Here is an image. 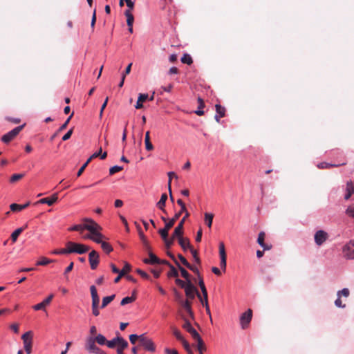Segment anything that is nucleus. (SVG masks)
Returning <instances> with one entry per match:
<instances>
[{
  "label": "nucleus",
  "mask_w": 354,
  "mask_h": 354,
  "mask_svg": "<svg viewBox=\"0 0 354 354\" xmlns=\"http://www.w3.org/2000/svg\"><path fill=\"white\" fill-rule=\"evenodd\" d=\"M181 62L183 64H187L188 65H190L193 63V59L189 55L184 54L183 57L181 58Z\"/></svg>",
  "instance_id": "nucleus-40"
},
{
  "label": "nucleus",
  "mask_w": 354,
  "mask_h": 354,
  "mask_svg": "<svg viewBox=\"0 0 354 354\" xmlns=\"http://www.w3.org/2000/svg\"><path fill=\"white\" fill-rule=\"evenodd\" d=\"M183 231L179 230L178 228L175 227L174 231L171 237V243L175 241H178V243H185L183 236H182Z\"/></svg>",
  "instance_id": "nucleus-16"
},
{
  "label": "nucleus",
  "mask_w": 354,
  "mask_h": 354,
  "mask_svg": "<svg viewBox=\"0 0 354 354\" xmlns=\"http://www.w3.org/2000/svg\"><path fill=\"white\" fill-rule=\"evenodd\" d=\"M91 297H92V306H99L100 298L97 295V289L95 286L90 287Z\"/></svg>",
  "instance_id": "nucleus-19"
},
{
  "label": "nucleus",
  "mask_w": 354,
  "mask_h": 354,
  "mask_svg": "<svg viewBox=\"0 0 354 354\" xmlns=\"http://www.w3.org/2000/svg\"><path fill=\"white\" fill-rule=\"evenodd\" d=\"M91 161V158H88V159L86 161V162L80 167V169H79V171H77V176L78 177L82 174V173L85 170L86 167L88 166V165L90 163Z\"/></svg>",
  "instance_id": "nucleus-45"
},
{
  "label": "nucleus",
  "mask_w": 354,
  "mask_h": 354,
  "mask_svg": "<svg viewBox=\"0 0 354 354\" xmlns=\"http://www.w3.org/2000/svg\"><path fill=\"white\" fill-rule=\"evenodd\" d=\"M25 124L17 127L10 131L8 132L5 135H3L1 140L6 144H8L10 142H11L12 140H14L17 136L20 133V131L24 128Z\"/></svg>",
  "instance_id": "nucleus-5"
},
{
  "label": "nucleus",
  "mask_w": 354,
  "mask_h": 354,
  "mask_svg": "<svg viewBox=\"0 0 354 354\" xmlns=\"http://www.w3.org/2000/svg\"><path fill=\"white\" fill-rule=\"evenodd\" d=\"M176 283L177 285H178L179 286H180L181 288H183L184 289L185 288L186 285H187V283H185L184 281H183L180 279H176Z\"/></svg>",
  "instance_id": "nucleus-63"
},
{
  "label": "nucleus",
  "mask_w": 354,
  "mask_h": 354,
  "mask_svg": "<svg viewBox=\"0 0 354 354\" xmlns=\"http://www.w3.org/2000/svg\"><path fill=\"white\" fill-rule=\"evenodd\" d=\"M183 328L192 335L194 339L196 340L198 338H201L198 333L192 327V324L188 320L186 319L185 321V323L183 325Z\"/></svg>",
  "instance_id": "nucleus-11"
},
{
  "label": "nucleus",
  "mask_w": 354,
  "mask_h": 354,
  "mask_svg": "<svg viewBox=\"0 0 354 354\" xmlns=\"http://www.w3.org/2000/svg\"><path fill=\"white\" fill-rule=\"evenodd\" d=\"M252 318V310L250 308L241 315L240 324L242 329H246L249 326Z\"/></svg>",
  "instance_id": "nucleus-7"
},
{
  "label": "nucleus",
  "mask_w": 354,
  "mask_h": 354,
  "mask_svg": "<svg viewBox=\"0 0 354 354\" xmlns=\"http://www.w3.org/2000/svg\"><path fill=\"white\" fill-rule=\"evenodd\" d=\"M53 261V260H50L46 257H41L39 259V260L37 261L36 266H46Z\"/></svg>",
  "instance_id": "nucleus-38"
},
{
  "label": "nucleus",
  "mask_w": 354,
  "mask_h": 354,
  "mask_svg": "<svg viewBox=\"0 0 354 354\" xmlns=\"http://www.w3.org/2000/svg\"><path fill=\"white\" fill-rule=\"evenodd\" d=\"M124 15L127 17V24L128 26H133L134 17L130 10H125Z\"/></svg>",
  "instance_id": "nucleus-32"
},
{
  "label": "nucleus",
  "mask_w": 354,
  "mask_h": 354,
  "mask_svg": "<svg viewBox=\"0 0 354 354\" xmlns=\"http://www.w3.org/2000/svg\"><path fill=\"white\" fill-rule=\"evenodd\" d=\"M102 250L104 252L109 254L113 251L112 245H102Z\"/></svg>",
  "instance_id": "nucleus-54"
},
{
  "label": "nucleus",
  "mask_w": 354,
  "mask_h": 354,
  "mask_svg": "<svg viewBox=\"0 0 354 354\" xmlns=\"http://www.w3.org/2000/svg\"><path fill=\"white\" fill-rule=\"evenodd\" d=\"M58 200V194L57 193L53 194L50 197L43 198L37 201V203L47 204L49 206L53 205Z\"/></svg>",
  "instance_id": "nucleus-18"
},
{
  "label": "nucleus",
  "mask_w": 354,
  "mask_h": 354,
  "mask_svg": "<svg viewBox=\"0 0 354 354\" xmlns=\"http://www.w3.org/2000/svg\"><path fill=\"white\" fill-rule=\"evenodd\" d=\"M141 335H138L136 334H131L129 335V341L132 344H135L136 341H140Z\"/></svg>",
  "instance_id": "nucleus-46"
},
{
  "label": "nucleus",
  "mask_w": 354,
  "mask_h": 354,
  "mask_svg": "<svg viewBox=\"0 0 354 354\" xmlns=\"http://www.w3.org/2000/svg\"><path fill=\"white\" fill-rule=\"evenodd\" d=\"M149 134H150L149 131H147L145 133V147L147 151H151L153 149V146L150 141Z\"/></svg>",
  "instance_id": "nucleus-29"
},
{
  "label": "nucleus",
  "mask_w": 354,
  "mask_h": 354,
  "mask_svg": "<svg viewBox=\"0 0 354 354\" xmlns=\"http://www.w3.org/2000/svg\"><path fill=\"white\" fill-rule=\"evenodd\" d=\"M54 297L53 294L49 295L45 299H44L41 303H39L35 306H32V308L35 310H44L45 307L48 306L52 301L53 298Z\"/></svg>",
  "instance_id": "nucleus-12"
},
{
  "label": "nucleus",
  "mask_w": 354,
  "mask_h": 354,
  "mask_svg": "<svg viewBox=\"0 0 354 354\" xmlns=\"http://www.w3.org/2000/svg\"><path fill=\"white\" fill-rule=\"evenodd\" d=\"M84 223L75 225L71 230L77 231L85 240H91L95 243H107L109 239L101 232L102 228L92 219L85 218Z\"/></svg>",
  "instance_id": "nucleus-1"
},
{
  "label": "nucleus",
  "mask_w": 354,
  "mask_h": 354,
  "mask_svg": "<svg viewBox=\"0 0 354 354\" xmlns=\"http://www.w3.org/2000/svg\"><path fill=\"white\" fill-rule=\"evenodd\" d=\"M167 198V194L164 193L161 195L160 201L156 203V207L159 209H160L165 214H167V212L165 208Z\"/></svg>",
  "instance_id": "nucleus-20"
},
{
  "label": "nucleus",
  "mask_w": 354,
  "mask_h": 354,
  "mask_svg": "<svg viewBox=\"0 0 354 354\" xmlns=\"http://www.w3.org/2000/svg\"><path fill=\"white\" fill-rule=\"evenodd\" d=\"M165 353L166 354H178V351L175 349H170L168 348H165Z\"/></svg>",
  "instance_id": "nucleus-64"
},
{
  "label": "nucleus",
  "mask_w": 354,
  "mask_h": 354,
  "mask_svg": "<svg viewBox=\"0 0 354 354\" xmlns=\"http://www.w3.org/2000/svg\"><path fill=\"white\" fill-rule=\"evenodd\" d=\"M170 267V270L167 273L168 277H177L178 276V272L176 269L171 264H169Z\"/></svg>",
  "instance_id": "nucleus-39"
},
{
  "label": "nucleus",
  "mask_w": 354,
  "mask_h": 354,
  "mask_svg": "<svg viewBox=\"0 0 354 354\" xmlns=\"http://www.w3.org/2000/svg\"><path fill=\"white\" fill-rule=\"evenodd\" d=\"M106 341V337L101 333L96 335L95 337H88L85 342V349L88 353L107 354L96 345L97 344L100 346H104Z\"/></svg>",
  "instance_id": "nucleus-2"
},
{
  "label": "nucleus",
  "mask_w": 354,
  "mask_h": 354,
  "mask_svg": "<svg viewBox=\"0 0 354 354\" xmlns=\"http://www.w3.org/2000/svg\"><path fill=\"white\" fill-rule=\"evenodd\" d=\"M181 342L183 344V346L184 348L185 349V351L187 352H189V351L192 350L191 348H190L189 342L185 339L182 340Z\"/></svg>",
  "instance_id": "nucleus-58"
},
{
  "label": "nucleus",
  "mask_w": 354,
  "mask_h": 354,
  "mask_svg": "<svg viewBox=\"0 0 354 354\" xmlns=\"http://www.w3.org/2000/svg\"><path fill=\"white\" fill-rule=\"evenodd\" d=\"M95 22H96V10L94 9L93 13V16H92V19H91V27L92 29L94 28Z\"/></svg>",
  "instance_id": "nucleus-59"
},
{
  "label": "nucleus",
  "mask_w": 354,
  "mask_h": 354,
  "mask_svg": "<svg viewBox=\"0 0 354 354\" xmlns=\"http://www.w3.org/2000/svg\"><path fill=\"white\" fill-rule=\"evenodd\" d=\"M265 236H266V234L263 232H261L259 234V236L257 238V243H264Z\"/></svg>",
  "instance_id": "nucleus-53"
},
{
  "label": "nucleus",
  "mask_w": 354,
  "mask_h": 354,
  "mask_svg": "<svg viewBox=\"0 0 354 354\" xmlns=\"http://www.w3.org/2000/svg\"><path fill=\"white\" fill-rule=\"evenodd\" d=\"M88 261L90 263L91 268L95 270L99 264V254L95 251L92 250L88 255Z\"/></svg>",
  "instance_id": "nucleus-10"
},
{
  "label": "nucleus",
  "mask_w": 354,
  "mask_h": 354,
  "mask_svg": "<svg viewBox=\"0 0 354 354\" xmlns=\"http://www.w3.org/2000/svg\"><path fill=\"white\" fill-rule=\"evenodd\" d=\"M263 248V250H257V256L258 258H261L263 256L265 250H269L272 248V245H261Z\"/></svg>",
  "instance_id": "nucleus-41"
},
{
  "label": "nucleus",
  "mask_w": 354,
  "mask_h": 354,
  "mask_svg": "<svg viewBox=\"0 0 354 354\" xmlns=\"http://www.w3.org/2000/svg\"><path fill=\"white\" fill-rule=\"evenodd\" d=\"M28 225H25L24 226L17 228L11 234L10 238L12 242H15L18 238V236L24 231L26 228H27Z\"/></svg>",
  "instance_id": "nucleus-26"
},
{
  "label": "nucleus",
  "mask_w": 354,
  "mask_h": 354,
  "mask_svg": "<svg viewBox=\"0 0 354 354\" xmlns=\"http://www.w3.org/2000/svg\"><path fill=\"white\" fill-rule=\"evenodd\" d=\"M196 341L197 342V350L198 351L199 354H203V352L205 351L207 349L203 340L201 337L196 339Z\"/></svg>",
  "instance_id": "nucleus-30"
},
{
  "label": "nucleus",
  "mask_w": 354,
  "mask_h": 354,
  "mask_svg": "<svg viewBox=\"0 0 354 354\" xmlns=\"http://www.w3.org/2000/svg\"><path fill=\"white\" fill-rule=\"evenodd\" d=\"M129 344L124 339H120V344L115 347L117 354H124V351L128 347Z\"/></svg>",
  "instance_id": "nucleus-24"
},
{
  "label": "nucleus",
  "mask_w": 354,
  "mask_h": 354,
  "mask_svg": "<svg viewBox=\"0 0 354 354\" xmlns=\"http://www.w3.org/2000/svg\"><path fill=\"white\" fill-rule=\"evenodd\" d=\"M189 214L186 213L185 215L183 216V218L181 219L178 225L176 227V228H178L179 230L183 231V225L185 221V220L189 217Z\"/></svg>",
  "instance_id": "nucleus-51"
},
{
  "label": "nucleus",
  "mask_w": 354,
  "mask_h": 354,
  "mask_svg": "<svg viewBox=\"0 0 354 354\" xmlns=\"http://www.w3.org/2000/svg\"><path fill=\"white\" fill-rule=\"evenodd\" d=\"M115 297V295L104 297L102 299L101 308H103L106 307L109 303H111L114 299Z\"/></svg>",
  "instance_id": "nucleus-35"
},
{
  "label": "nucleus",
  "mask_w": 354,
  "mask_h": 354,
  "mask_svg": "<svg viewBox=\"0 0 354 354\" xmlns=\"http://www.w3.org/2000/svg\"><path fill=\"white\" fill-rule=\"evenodd\" d=\"M29 203H27L24 205H19L17 203H12L10 205V207L11 211L12 212H17V211H21L22 209L26 208L29 205Z\"/></svg>",
  "instance_id": "nucleus-28"
},
{
  "label": "nucleus",
  "mask_w": 354,
  "mask_h": 354,
  "mask_svg": "<svg viewBox=\"0 0 354 354\" xmlns=\"http://www.w3.org/2000/svg\"><path fill=\"white\" fill-rule=\"evenodd\" d=\"M89 248L86 245H69L66 248L59 249V254H68L71 253L84 254Z\"/></svg>",
  "instance_id": "nucleus-3"
},
{
  "label": "nucleus",
  "mask_w": 354,
  "mask_h": 354,
  "mask_svg": "<svg viewBox=\"0 0 354 354\" xmlns=\"http://www.w3.org/2000/svg\"><path fill=\"white\" fill-rule=\"evenodd\" d=\"M173 334L176 337V338L180 342L185 339L182 335L180 331L176 328H173Z\"/></svg>",
  "instance_id": "nucleus-43"
},
{
  "label": "nucleus",
  "mask_w": 354,
  "mask_h": 354,
  "mask_svg": "<svg viewBox=\"0 0 354 354\" xmlns=\"http://www.w3.org/2000/svg\"><path fill=\"white\" fill-rule=\"evenodd\" d=\"M214 218V214L212 213H205V222L208 227H211Z\"/></svg>",
  "instance_id": "nucleus-34"
},
{
  "label": "nucleus",
  "mask_w": 354,
  "mask_h": 354,
  "mask_svg": "<svg viewBox=\"0 0 354 354\" xmlns=\"http://www.w3.org/2000/svg\"><path fill=\"white\" fill-rule=\"evenodd\" d=\"M73 134V129H71L63 137H62V140L63 141H66L68 140L72 136Z\"/></svg>",
  "instance_id": "nucleus-60"
},
{
  "label": "nucleus",
  "mask_w": 354,
  "mask_h": 354,
  "mask_svg": "<svg viewBox=\"0 0 354 354\" xmlns=\"http://www.w3.org/2000/svg\"><path fill=\"white\" fill-rule=\"evenodd\" d=\"M136 272L138 274H139L143 279H150V276L145 271L140 270V269H137L136 270Z\"/></svg>",
  "instance_id": "nucleus-52"
},
{
  "label": "nucleus",
  "mask_w": 354,
  "mask_h": 354,
  "mask_svg": "<svg viewBox=\"0 0 354 354\" xmlns=\"http://www.w3.org/2000/svg\"><path fill=\"white\" fill-rule=\"evenodd\" d=\"M342 253L346 258L354 259V245H344Z\"/></svg>",
  "instance_id": "nucleus-17"
},
{
  "label": "nucleus",
  "mask_w": 354,
  "mask_h": 354,
  "mask_svg": "<svg viewBox=\"0 0 354 354\" xmlns=\"http://www.w3.org/2000/svg\"><path fill=\"white\" fill-rule=\"evenodd\" d=\"M168 222L165 223V227L162 229H160L158 232L162 237V240L164 241L165 243H171V239H168V232L169 230L174 226L173 225H171L170 226H168Z\"/></svg>",
  "instance_id": "nucleus-14"
},
{
  "label": "nucleus",
  "mask_w": 354,
  "mask_h": 354,
  "mask_svg": "<svg viewBox=\"0 0 354 354\" xmlns=\"http://www.w3.org/2000/svg\"><path fill=\"white\" fill-rule=\"evenodd\" d=\"M350 292L348 288H343L342 290L337 292V297H341L344 296L345 297H348L349 296Z\"/></svg>",
  "instance_id": "nucleus-50"
},
{
  "label": "nucleus",
  "mask_w": 354,
  "mask_h": 354,
  "mask_svg": "<svg viewBox=\"0 0 354 354\" xmlns=\"http://www.w3.org/2000/svg\"><path fill=\"white\" fill-rule=\"evenodd\" d=\"M24 176V174H15L10 177V182L15 183V182L21 180Z\"/></svg>",
  "instance_id": "nucleus-42"
},
{
  "label": "nucleus",
  "mask_w": 354,
  "mask_h": 354,
  "mask_svg": "<svg viewBox=\"0 0 354 354\" xmlns=\"http://www.w3.org/2000/svg\"><path fill=\"white\" fill-rule=\"evenodd\" d=\"M167 254L171 258H172L175 261L176 263L178 265L182 277L186 279L187 283H189V281H190V275L189 272L185 268H183L179 265V263L175 260L174 256L172 254H171L169 251H167Z\"/></svg>",
  "instance_id": "nucleus-21"
},
{
  "label": "nucleus",
  "mask_w": 354,
  "mask_h": 354,
  "mask_svg": "<svg viewBox=\"0 0 354 354\" xmlns=\"http://www.w3.org/2000/svg\"><path fill=\"white\" fill-rule=\"evenodd\" d=\"M185 292L187 297L189 299H194L196 295L199 299H201V295L199 294L197 288L192 283L191 281H189V283H187Z\"/></svg>",
  "instance_id": "nucleus-8"
},
{
  "label": "nucleus",
  "mask_w": 354,
  "mask_h": 354,
  "mask_svg": "<svg viewBox=\"0 0 354 354\" xmlns=\"http://www.w3.org/2000/svg\"><path fill=\"white\" fill-rule=\"evenodd\" d=\"M134 300H135V297H126L122 299L120 304L122 306H124L126 304L132 303L133 301H134Z\"/></svg>",
  "instance_id": "nucleus-44"
},
{
  "label": "nucleus",
  "mask_w": 354,
  "mask_h": 354,
  "mask_svg": "<svg viewBox=\"0 0 354 354\" xmlns=\"http://www.w3.org/2000/svg\"><path fill=\"white\" fill-rule=\"evenodd\" d=\"M215 108H216V114L215 115L214 118L217 122H219L221 118H223L225 116V108L222 106L220 104H216Z\"/></svg>",
  "instance_id": "nucleus-22"
},
{
  "label": "nucleus",
  "mask_w": 354,
  "mask_h": 354,
  "mask_svg": "<svg viewBox=\"0 0 354 354\" xmlns=\"http://www.w3.org/2000/svg\"><path fill=\"white\" fill-rule=\"evenodd\" d=\"M102 147H100L99 151L94 153L91 156L89 157V158H91V160L93 158H98V157H100V159H102V160L105 159L107 156V153L105 151L103 153H102Z\"/></svg>",
  "instance_id": "nucleus-33"
},
{
  "label": "nucleus",
  "mask_w": 354,
  "mask_h": 354,
  "mask_svg": "<svg viewBox=\"0 0 354 354\" xmlns=\"http://www.w3.org/2000/svg\"><path fill=\"white\" fill-rule=\"evenodd\" d=\"M219 255H220V258H221V262H220L221 268L223 271H225L227 255H226V252H225V245H220Z\"/></svg>",
  "instance_id": "nucleus-13"
},
{
  "label": "nucleus",
  "mask_w": 354,
  "mask_h": 354,
  "mask_svg": "<svg viewBox=\"0 0 354 354\" xmlns=\"http://www.w3.org/2000/svg\"><path fill=\"white\" fill-rule=\"evenodd\" d=\"M335 304L338 308H344L346 306L345 304H342V301L340 297H337V299L335 301Z\"/></svg>",
  "instance_id": "nucleus-61"
},
{
  "label": "nucleus",
  "mask_w": 354,
  "mask_h": 354,
  "mask_svg": "<svg viewBox=\"0 0 354 354\" xmlns=\"http://www.w3.org/2000/svg\"><path fill=\"white\" fill-rule=\"evenodd\" d=\"M183 248L186 250H190L192 254V256L194 257V259H195V261L197 262V263H199L200 262V259L198 256V253H197V251L196 249H194V248L192 247V245H181Z\"/></svg>",
  "instance_id": "nucleus-27"
},
{
  "label": "nucleus",
  "mask_w": 354,
  "mask_h": 354,
  "mask_svg": "<svg viewBox=\"0 0 354 354\" xmlns=\"http://www.w3.org/2000/svg\"><path fill=\"white\" fill-rule=\"evenodd\" d=\"M5 119L10 122L13 124H19L21 122V120L19 118H11V117H6Z\"/></svg>",
  "instance_id": "nucleus-57"
},
{
  "label": "nucleus",
  "mask_w": 354,
  "mask_h": 354,
  "mask_svg": "<svg viewBox=\"0 0 354 354\" xmlns=\"http://www.w3.org/2000/svg\"><path fill=\"white\" fill-rule=\"evenodd\" d=\"M148 97H149V95L147 93L139 94L135 108L136 109H140L142 108L143 107L142 103L148 99Z\"/></svg>",
  "instance_id": "nucleus-25"
},
{
  "label": "nucleus",
  "mask_w": 354,
  "mask_h": 354,
  "mask_svg": "<svg viewBox=\"0 0 354 354\" xmlns=\"http://www.w3.org/2000/svg\"><path fill=\"white\" fill-rule=\"evenodd\" d=\"M198 109L195 111V113L198 115H203L204 111L202 110L205 107V103L202 98L198 97Z\"/></svg>",
  "instance_id": "nucleus-31"
},
{
  "label": "nucleus",
  "mask_w": 354,
  "mask_h": 354,
  "mask_svg": "<svg viewBox=\"0 0 354 354\" xmlns=\"http://www.w3.org/2000/svg\"><path fill=\"white\" fill-rule=\"evenodd\" d=\"M180 262L187 268L190 266V263L187 261V259L182 256L181 254L178 255Z\"/></svg>",
  "instance_id": "nucleus-55"
},
{
  "label": "nucleus",
  "mask_w": 354,
  "mask_h": 354,
  "mask_svg": "<svg viewBox=\"0 0 354 354\" xmlns=\"http://www.w3.org/2000/svg\"><path fill=\"white\" fill-rule=\"evenodd\" d=\"M125 2L128 7L126 10H130V12H131L134 8V3L131 0H125Z\"/></svg>",
  "instance_id": "nucleus-56"
},
{
  "label": "nucleus",
  "mask_w": 354,
  "mask_h": 354,
  "mask_svg": "<svg viewBox=\"0 0 354 354\" xmlns=\"http://www.w3.org/2000/svg\"><path fill=\"white\" fill-rule=\"evenodd\" d=\"M10 329L15 333H19V324L17 323H14L10 326Z\"/></svg>",
  "instance_id": "nucleus-62"
},
{
  "label": "nucleus",
  "mask_w": 354,
  "mask_h": 354,
  "mask_svg": "<svg viewBox=\"0 0 354 354\" xmlns=\"http://www.w3.org/2000/svg\"><path fill=\"white\" fill-rule=\"evenodd\" d=\"M74 113L73 112L71 115L67 118V120L65 121V122L61 125V127L58 129V132L64 131L68 126L71 118L73 117Z\"/></svg>",
  "instance_id": "nucleus-48"
},
{
  "label": "nucleus",
  "mask_w": 354,
  "mask_h": 354,
  "mask_svg": "<svg viewBox=\"0 0 354 354\" xmlns=\"http://www.w3.org/2000/svg\"><path fill=\"white\" fill-rule=\"evenodd\" d=\"M131 266L129 263H125L122 270L119 271V274H122V277L125 275V274L131 270Z\"/></svg>",
  "instance_id": "nucleus-49"
},
{
  "label": "nucleus",
  "mask_w": 354,
  "mask_h": 354,
  "mask_svg": "<svg viewBox=\"0 0 354 354\" xmlns=\"http://www.w3.org/2000/svg\"><path fill=\"white\" fill-rule=\"evenodd\" d=\"M123 169V167L121 166H113L109 169V174L113 175L114 174L119 172Z\"/></svg>",
  "instance_id": "nucleus-47"
},
{
  "label": "nucleus",
  "mask_w": 354,
  "mask_h": 354,
  "mask_svg": "<svg viewBox=\"0 0 354 354\" xmlns=\"http://www.w3.org/2000/svg\"><path fill=\"white\" fill-rule=\"evenodd\" d=\"M123 339L124 338L118 335L111 340H107L106 346L109 348H114L118 345V344H120V339Z\"/></svg>",
  "instance_id": "nucleus-23"
},
{
  "label": "nucleus",
  "mask_w": 354,
  "mask_h": 354,
  "mask_svg": "<svg viewBox=\"0 0 354 354\" xmlns=\"http://www.w3.org/2000/svg\"><path fill=\"white\" fill-rule=\"evenodd\" d=\"M182 306L191 316L193 315V313L191 308V302L188 299L183 301Z\"/></svg>",
  "instance_id": "nucleus-37"
},
{
  "label": "nucleus",
  "mask_w": 354,
  "mask_h": 354,
  "mask_svg": "<svg viewBox=\"0 0 354 354\" xmlns=\"http://www.w3.org/2000/svg\"><path fill=\"white\" fill-rule=\"evenodd\" d=\"M149 258H145L143 259V263L145 264L149 265H156L158 264L160 262V259L154 254L149 248Z\"/></svg>",
  "instance_id": "nucleus-15"
},
{
  "label": "nucleus",
  "mask_w": 354,
  "mask_h": 354,
  "mask_svg": "<svg viewBox=\"0 0 354 354\" xmlns=\"http://www.w3.org/2000/svg\"><path fill=\"white\" fill-rule=\"evenodd\" d=\"M177 203L180 206V210L178 213H176L171 219H170L168 221V226H170L171 225H174L183 213H185V214L186 213H189L187 210L185 203L181 199H178Z\"/></svg>",
  "instance_id": "nucleus-9"
},
{
  "label": "nucleus",
  "mask_w": 354,
  "mask_h": 354,
  "mask_svg": "<svg viewBox=\"0 0 354 354\" xmlns=\"http://www.w3.org/2000/svg\"><path fill=\"white\" fill-rule=\"evenodd\" d=\"M198 278H199L198 285L201 288V292L203 293V296L204 297H207V292L203 279L201 276H198Z\"/></svg>",
  "instance_id": "nucleus-36"
},
{
  "label": "nucleus",
  "mask_w": 354,
  "mask_h": 354,
  "mask_svg": "<svg viewBox=\"0 0 354 354\" xmlns=\"http://www.w3.org/2000/svg\"><path fill=\"white\" fill-rule=\"evenodd\" d=\"M21 339L24 342V347L27 354H30L32 352V332L28 331L22 335Z\"/></svg>",
  "instance_id": "nucleus-6"
},
{
  "label": "nucleus",
  "mask_w": 354,
  "mask_h": 354,
  "mask_svg": "<svg viewBox=\"0 0 354 354\" xmlns=\"http://www.w3.org/2000/svg\"><path fill=\"white\" fill-rule=\"evenodd\" d=\"M140 346L147 351L153 353L156 351V344L152 340L146 335V334H141V338L140 341Z\"/></svg>",
  "instance_id": "nucleus-4"
}]
</instances>
